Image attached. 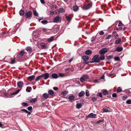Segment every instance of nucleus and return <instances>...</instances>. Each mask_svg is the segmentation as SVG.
<instances>
[{"instance_id":"43","label":"nucleus","mask_w":131,"mask_h":131,"mask_svg":"<svg viewBox=\"0 0 131 131\" xmlns=\"http://www.w3.org/2000/svg\"><path fill=\"white\" fill-rule=\"evenodd\" d=\"M31 89V87L29 88L28 87H27L26 89V91L27 92H29L30 91V90Z\"/></svg>"},{"instance_id":"60","label":"nucleus","mask_w":131,"mask_h":131,"mask_svg":"<svg viewBox=\"0 0 131 131\" xmlns=\"http://www.w3.org/2000/svg\"><path fill=\"white\" fill-rule=\"evenodd\" d=\"M99 34L100 35H103L104 34V32L102 31H101L99 33Z\"/></svg>"},{"instance_id":"15","label":"nucleus","mask_w":131,"mask_h":131,"mask_svg":"<svg viewBox=\"0 0 131 131\" xmlns=\"http://www.w3.org/2000/svg\"><path fill=\"white\" fill-rule=\"evenodd\" d=\"M44 98L45 99H47L49 97V94L47 93H45L43 94L42 95Z\"/></svg>"},{"instance_id":"56","label":"nucleus","mask_w":131,"mask_h":131,"mask_svg":"<svg viewBox=\"0 0 131 131\" xmlns=\"http://www.w3.org/2000/svg\"><path fill=\"white\" fill-rule=\"evenodd\" d=\"M114 37L115 39H116L118 37V34H115L114 35Z\"/></svg>"},{"instance_id":"1","label":"nucleus","mask_w":131,"mask_h":131,"mask_svg":"<svg viewBox=\"0 0 131 131\" xmlns=\"http://www.w3.org/2000/svg\"><path fill=\"white\" fill-rule=\"evenodd\" d=\"M38 46L39 48H41L42 49H47L48 48V46L45 44V43H41L39 44Z\"/></svg>"},{"instance_id":"24","label":"nucleus","mask_w":131,"mask_h":131,"mask_svg":"<svg viewBox=\"0 0 131 131\" xmlns=\"http://www.w3.org/2000/svg\"><path fill=\"white\" fill-rule=\"evenodd\" d=\"M54 38V37L53 36H52L51 37L48 39L47 40L49 42H50L52 41L53 40Z\"/></svg>"},{"instance_id":"20","label":"nucleus","mask_w":131,"mask_h":131,"mask_svg":"<svg viewBox=\"0 0 131 131\" xmlns=\"http://www.w3.org/2000/svg\"><path fill=\"white\" fill-rule=\"evenodd\" d=\"M73 9L75 11H77L79 9V7L77 6H73Z\"/></svg>"},{"instance_id":"44","label":"nucleus","mask_w":131,"mask_h":131,"mask_svg":"<svg viewBox=\"0 0 131 131\" xmlns=\"http://www.w3.org/2000/svg\"><path fill=\"white\" fill-rule=\"evenodd\" d=\"M130 89H131V88H129L128 89L126 90H125V91L128 94H130L131 92L129 91V90Z\"/></svg>"},{"instance_id":"14","label":"nucleus","mask_w":131,"mask_h":131,"mask_svg":"<svg viewBox=\"0 0 131 131\" xmlns=\"http://www.w3.org/2000/svg\"><path fill=\"white\" fill-rule=\"evenodd\" d=\"M37 98L30 99V102L31 103H34L37 101Z\"/></svg>"},{"instance_id":"7","label":"nucleus","mask_w":131,"mask_h":131,"mask_svg":"<svg viewBox=\"0 0 131 131\" xmlns=\"http://www.w3.org/2000/svg\"><path fill=\"white\" fill-rule=\"evenodd\" d=\"M41 76L44 79H47L49 77V74L48 73H46L41 75Z\"/></svg>"},{"instance_id":"40","label":"nucleus","mask_w":131,"mask_h":131,"mask_svg":"<svg viewBox=\"0 0 131 131\" xmlns=\"http://www.w3.org/2000/svg\"><path fill=\"white\" fill-rule=\"evenodd\" d=\"M22 104L23 106H28V104L27 103L25 102H23L22 103Z\"/></svg>"},{"instance_id":"54","label":"nucleus","mask_w":131,"mask_h":131,"mask_svg":"<svg viewBox=\"0 0 131 131\" xmlns=\"http://www.w3.org/2000/svg\"><path fill=\"white\" fill-rule=\"evenodd\" d=\"M59 11V12H60L61 13L63 12L64 11V9L63 8H60Z\"/></svg>"},{"instance_id":"17","label":"nucleus","mask_w":131,"mask_h":131,"mask_svg":"<svg viewBox=\"0 0 131 131\" xmlns=\"http://www.w3.org/2000/svg\"><path fill=\"white\" fill-rule=\"evenodd\" d=\"M99 59L100 60V61L101 60H102L105 59V57L104 54H102L101 55V56L99 57Z\"/></svg>"},{"instance_id":"39","label":"nucleus","mask_w":131,"mask_h":131,"mask_svg":"<svg viewBox=\"0 0 131 131\" xmlns=\"http://www.w3.org/2000/svg\"><path fill=\"white\" fill-rule=\"evenodd\" d=\"M41 22L42 24L45 25L47 23V21L43 20L41 21Z\"/></svg>"},{"instance_id":"41","label":"nucleus","mask_w":131,"mask_h":131,"mask_svg":"<svg viewBox=\"0 0 131 131\" xmlns=\"http://www.w3.org/2000/svg\"><path fill=\"white\" fill-rule=\"evenodd\" d=\"M86 95L87 96H90V94L88 90H86Z\"/></svg>"},{"instance_id":"34","label":"nucleus","mask_w":131,"mask_h":131,"mask_svg":"<svg viewBox=\"0 0 131 131\" xmlns=\"http://www.w3.org/2000/svg\"><path fill=\"white\" fill-rule=\"evenodd\" d=\"M42 78L41 75H39L36 77V80L38 81L40 80L41 78Z\"/></svg>"},{"instance_id":"61","label":"nucleus","mask_w":131,"mask_h":131,"mask_svg":"<svg viewBox=\"0 0 131 131\" xmlns=\"http://www.w3.org/2000/svg\"><path fill=\"white\" fill-rule=\"evenodd\" d=\"M41 3L42 4H44L45 3V1L44 0H40Z\"/></svg>"},{"instance_id":"11","label":"nucleus","mask_w":131,"mask_h":131,"mask_svg":"<svg viewBox=\"0 0 131 131\" xmlns=\"http://www.w3.org/2000/svg\"><path fill=\"white\" fill-rule=\"evenodd\" d=\"M74 96L72 94H70L68 97V99L70 101L74 100Z\"/></svg>"},{"instance_id":"50","label":"nucleus","mask_w":131,"mask_h":131,"mask_svg":"<svg viewBox=\"0 0 131 131\" xmlns=\"http://www.w3.org/2000/svg\"><path fill=\"white\" fill-rule=\"evenodd\" d=\"M123 24L122 23L121 21H120L119 22V24H118V26H123Z\"/></svg>"},{"instance_id":"13","label":"nucleus","mask_w":131,"mask_h":131,"mask_svg":"<svg viewBox=\"0 0 131 131\" xmlns=\"http://www.w3.org/2000/svg\"><path fill=\"white\" fill-rule=\"evenodd\" d=\"M26 50L29 53H31L32 51L31 48L30 47H27L26 48Z\"/></svg>"},{"instance_id":"27","label":"nucleus","mask_w":131,"mask_h":131,"mask_svg":"<svg viewBox=\"0 0 131 131\" xmlns=\"http://www.w3.org/2000/svg\"><path fill=\"white\" fill-rule=\"evenodd\" d=\"M15 58H12L11 59L10 63L12 64L14 63L15 62Z\"/></svg>"},{"instance_id":"25","label":"nucleus","mask_w":131,"mask_h":131,"mask_svg":"<svg viewBox=\"0 0 131 131\" xmlns=\"http://www.w3.org/2000/svg\"><path fill=\"white\" fill-rule=\"evenodd\" d=\"M92 52V51L90 50H87L85 52V54L87 55H90Z\"/></svg>"},{"instance_id":"12","label":"nucleus","mask_w":131,"mask_h":131,"mask_svg":"<svg viewBox=\"0 0 131 131\" xmlns=\"http://www.w3.org/2000/svg\"><path fill=\"white\" fill-rule=\"evenodd\" d=\"M123 50V48L121 47H118L116 49V51L118 52L122 51Z\"/></svg>"},{"instance_id":"33","label":"nucleus","mask_w":131,"mask_h":131,"mask_svg":"<svg viewBox=\"0 0 131 131\" xmlns=\"http://www.w3.org/2000/svg\"><path fill=\"white\" fill-rule=\"evenodd\" d=\"M102 91H103V94L104 95H107L108 94V91L106 90H103V91L102 90Z\"/></svg>"},{"instance_id":"49","label":"nucleus","mask_w":131,"mask_h":131,"mask_svg":"<svg viewBox=\"0 0 131 131\" xmlns=\"http://www.w3.org/2000/svg\"><path fill=\"white\" fill-rule=\"evenodd\" d=\"M104 121L103 120H99V121H97V124H100L101 122H103Z\"/></svg>"},{"instance_id":"32","label":"nucleus","mask_w":131,"mask_h":131,"mask_svg":"<svg viewBox=\"0 0 131 131\" xmlns=\"http://www.w3.org/2000/svg\"><path fill=\"white\" fill-rule=\"evenodd\" d=\"M20 91V90L18 89L15 92L12 93L11 94L12 95H15L17 94Z\"/></svg>"},{"instance_id":"57","label":"nucleus","mask_w":131,"mask_h":131,"mask_svg":"<svg viewBox=\"0 0 131 131\" xmlns=\"http://www.w3.org/2000/svg\"><path fill=\"white\" fill-rule=\"evenodd\" d=\"M112 96L113 97H116L117 96V94L116 93H114L112 94Z\"/></svg>"},{"instance_id":"4","label":"nucleus","mask_w":131,"mask_h":131,"mask_svg":"<svg viewBox=\"0 0 131 131\" xmlns=\"http://www.w3.org/2000/svg\"><path fill=\"white\" fill-rule=\"evenodd\" d=\"M92 6V4L91 3H89L87 5L83 6L82 7V8L83 10H86L88 9L91 8Z\"/></svg>"},{"instance_id":"46","label":"nucleus","mask_w":131,"mask_h":131,"mask_svg":"<svg viewBox=\"0 0 131 131\" xmlns=\"http://www.w3.org/2000/svg\"><path fill=\"white\" fill-rule=\"evenodd\" d=\"M92 82H94L95 83H97L98 82V80L97 79H96L94 80H92L91 81Z\"/></svg>"},{"instance_id":"8","label":"nucleus","mask_w":131,"mask_h":131,"mask_svg":"<svg viewBox=\"0 0 131 131\" xmlns=\"http://www.w3.org/2000/svg\"><path fill=\"white\" fill-rule=\"evenodd\" d=\"M32 13L31 11H29L26 14V16L27 18H29L32 17Z\"/></svg>"},{"instance_id":"36","label":"nucleus","mask_w":131,"mask_h":131,"mask_svg":"<svg viewBox=\"0 0 131 131\" xmlns=\"http://www.w3.org/2000/svg\"><path fill=\"white\" fill-rule=\"evenodd\" d=\"M126 103L127 104H131V100H127L126 101Z\"/></svg>"},{"instance_id":"38","label":"nucleus","mask_w":131,"mask_h":131,"mask_svg":"<svg viewBox=\"0 0 131 131\" xmlns=\"http://www.w3.org/2000/svg\"><path fill=\"white\" fill-rule=\"evenodd\" d=\"M122 90L121 88L120 87H118L117 90V92L119 93Z\"/></svg>"},{"instance_id":"6","label":"nucleus","mask_w":131,"mask_h":131,"mask_svg":"<svg viewBox=\"0 0 131 131\" xmlns=\"http://www.w3.org/2000/svg\"><path fill=\"white\" fill-rule=\"evenodd\" d=\"M96 114H94L92 113L89 114L88 116L86 117V118H95L96 117Z\"/></svg>"},{"instance_id":"55","label":"nucleus","mask_w":131,"mask_h":131,"mask_svg":"<svg viewBox=\"0 0 131 131\" xmlns=\"http://www.w3.org/2000/svg\"><path fill=\"white\" fill-rule=\"evenodd\" d=\"M112 37V35H108L106 37V39H110Z\"/></svg>"},{"instance_id":"29","label":"nucleus","mask_w":131,"mask_h":131,"mask_svg":"<svg viewBox=\"0 0 131 131\" xmlns=\"http://www.w3.org/2000/svg\"><path fill=\"white\" fill-rule=\"evenodd\" d=\"M82 106V105L81 103L77 104L76 105V107L77 108L79 109Z\"/></svg>"},{"instance_id":"63","label":"nucleus","mask_w":131,"mask_h":131,"mask_svg":"<svg viewBox=\"0 0 131 131\" xmlns=\"http://www.w3.org/2000/svg\"><path fill=\"white\" fill-rule=\"evenodd\" d=\"M53 89L55 91H57L58 90V88L57 87H54L53 88Z\"/></svg>"},{"instance_id":"30","label":"nucleus","mask_w":131,"mask_h":131,"mask_svg":"<svg viewBox=\"0 0 131 131\" xmlns=\"http://www.w3.org/2000/svg\"><path fill=\"white\" fill-rule=\"evenodd\" d=\"M66 18L68 21H70L71 20V18L70 16L68 15H65Z\"/></svg>"},{"instance_id":"48","label":"nucleus","mask_w":131,"mask_h":131,"mask_svg":"<svg viewBox=\"0 0 131 131\" xmlns=\"http://www.w3.org/2000/svg\"><path fill=\"white\" fill-rule=\"evenodd\" d=\"M115 60L117 61H120V59L118 57H116L115 58Z\"/></svg>"},{"instance_id":"21","label":"nucleus","mask_w":131,"mask_h":131,"mask_svg":"<svg viewBox=\"0 0 131 131\" xmlns=\"http://www.w3.org/2000/svg\"><path fill=\"white\" fill-rule=\"evenodd\" d=\"M48 93L49 95H53L54 94V93L53 91L51 90H50L48 91Z\"/></svg>"},{"instance_id":"47","label":"nucleus","mask_w":131,"mask_h":131,"mask_svg":"<svg viewBox=\"0 0 131 131\" xmlns=\"http://www.w3.org/2000/svg\"><path fill=\"white\" fill-rule=\"evenodd\" d=\"M59 74V76L58 77H63L65 76V75L63 73H60Z\"/></svg>"},{"instance_id":"5","label":"nucleus","mask_w":131,"mask_h":131,"mask_svg":"<svg viewBox=\"0 0 131 131\" xmlns=\"http://www.w3.org/2000/svg\"><path fill=\"white\" fill-rule=\"evenodd\" d=\"M107 51V48H104L100 50L99 52V53L100 54H104Z\"/></svg>"},{"instance_id":"3","label":"nucleus","mask_w":131,"mask_h":131,"mask_svg":"<svg viewBox=\"0 0 131 131\" xmlns=\"http://www.w3.org/2000/svg\"><path fill=\"white\" fill-rule=\"evenodd\" d=\"M61 18L59 16L56 17L53 19V22L57 23L60 22L61 21Z\"/></svg>"},{"instance_id":"35","label":"nucleus","mask_w":131,"mask_h":131,"mask_svg":"<svg viewBox=\"0 0 131 131\" xmlns=\"http://www.w3.org/2000/svg\"><path fill=\"white\" fill-rule=\"evenodd\" d=\"M33 13L34 16H38V14L36 10H33Z\"/></svg>"},{"instance_id":"19","label":"nucleus","mask_w":131,"mask_h":131,"mask_svg":"<svg viewBox=\"0 0 131 131\" xmlns=\"http://www.w3.org/2000/svg\"><path fill=\"white\" fill-rule=\"evenodd\" d=\"M35 75H32L28 77V79L30 80L31 81L33 80L35 78Z\"/></svg>"},{"instance_id":"18","label":"nucleus","mask_w":131,"mask_h":131,"mask_svg":"<svg viewBox=\"0 0 131 131\" xmlns=\"http://www.w3.org/2000/svg\"><path fill=\"white\" fill-rule=\"evenodd\" d=\"M85 94V92L84 91H81L79 94V96L80 97H82L84 96Z\"/></svg>"},{"instance_id":"37","label":"nucleus","mask_w":131,"mask_h":131,"mask_svg":"<svg viewBox=\"0 0 131 131\" xmlns=\"http://www.w3.org/2000/svg\"><path fill=\"white\" fill-rule=\"evenodd\" d=\"M97 99V98L95 97H92L91 98V100L93 102H94L96 101Z\"/></svg>"},{"instance_id":"10","label":"nucleus","mask_w":131,"mask_h":131,"mask_svg":"<svg viewBox=\"0 0 131 131\" xmlns=\"http://www.w3.org/2000/svg\"><path fill=\"white\" fill-rule=\"evenodd\" d=\"M82 59L83 61H86L89 60V58L88 56L85 55L83 56L82 57Z\"/></svg>"},{"instance_id":"16","label":"nucleus","mask_w":131,"mask_h":131,"mask_svg":"<svg viewBox=\"0 0 131 131\" xmlns=\"http://www.w3.org/2000/svg\"><path fill=\"white\" fill-rule=\"evenodd\" d=\"M121 41V39L120 38H118L115 41V44H118Z\"/></svg>"},{"instance_id":"23","label":"nucleus","mask_w":131,"mask_h":131,"mask_svg":"<svg viewBox=\"0 0 131 131\" xmlns=\"http://www.w3.org/2000/svg\"><path fill=\"white\" fill-rule=\"evenodd\" d=\"M83 77L85 80V81L88 80L89 78L88 76L87 75H83Z\"/></svg>"},{"instance_id":"58","label":"nucleus","mask_w":131,"mask_h":131,"mask_svg":"<svg viewBox=\"0 0 131 131\" xmlns=\"http://www.w3.org/2000/svg\"><path fill=\"white\" fill-rule=\"evenodd\" d=\"M127 96H123V99L124 100H125L127 99Z\"/></svg>"},{"instance_id":"26","label":"nucleus","mask_w":131,"mask_h":131,"mask_svg":"<svg viewBox=\"0 0 131 131\" xmlns=\"http://www.w3.org/2000/svg\"><path fill=\"white\" fill-rule=\"evenodd\" d=\"M19 14L20 15L23 16L24 14V11L23 10H21L19 12Z\"/></svg>"},{"instance_id":"64","label":"nucleus","mask_w":131,"mask_h":131,"mask_svg":"<svg viewBox=\"0 0 131 131\" xmlns=\"http://www.w3.org/2000/svg\"><path fill=\"white\" fill-rule=\"evenodd\" d=\"M73 60V58H72L71 59L69 60V62H71Z\"/></svg>"},{"instance_id":"62","label":"nucleus","mask_w":131,"mask_h":131,"mask_svg":"<svg viewBox=\"0 0 131 131\" xmlns=\"http://www.w3.org/2000/svg\"><path fill=\"white\" fill-rule=\"evenodd\" d=\"M49 13L52 15H53L54 14V12L51 11H50Z\"/></svg>"},{"instance_id":"51","label":"nucleus","mask_w":131,"mask_h":131,"mask_svg":"<svg viewBox=\"0 0 131 131\" xmlns=\"http://www.w3.org/2000/svg\"><path fill=\"white\" fill-rule=\"evenodd\" d=\"M95 37H93L92 38L91 40V42H94L95 40Z\"/></svg>"},{"instance_id":"45","label":"nucleus","mask_w":131,"mask_h":131,"mask_svg":"<svg viewBox=\"0 0 131 131\" xmlns=\"http://www.w3.org/2000/svg\"><path fill=\"white\" fill-rule=\"evenodd\" d=\"M80 81L82 82H84V81H85V80L83 77L81 78Z\"/></svg>"},{"instance_id":"42","label":"nucleus","mask_w":131,"mask_h":131,"mask_svg":"<svg viewBox=\"0 0 131 131\" xmlns=\"http://www.w3.org/2000/svg\"><path fill=\"white\" fill-rule=\"evenodd\" d=\"M97 96H99L100 97H102V94L101 92L98 93L97 94Z\"/></svg>"},{"instance_id":"9","label":"nucleus","mask_w":131,"mask_h":131,"mask_svg":"<svg viewBox=\"0 0 131 131\" xmlns=\"http://www.w3.org/2000/svg\"><path fill=\"white\" fill-rule=\"evenodd\" d=\"M17 86L19 88H21L23 86L24 83L22 81H19L17 83Z\"/></svg>"},{"instance_id":"52","label":"nucleus","mask_w":131,"mask_h":131,"mask_svg":"<svg viewBox=\"0 0 131 131\" xmlns=\"http://www.w3.org/2000/svg\"><path fill=\"white\" fill-rule=\"evenodd\" d=\"M27 109L29 111H31L32 110V107L31 106H29L28 107Z\"/></svg>"},{"instance_id":"2","label":"nucleus","mask_w":131,"mask_h":131,"mask_svg":"<svg viewBox=\"0 0 131 131\" xmlns=\"http://www.w3.org/2000/svg\"><path fill=\"white\" fill-rule=\"evenodd\" d=\"M92 60L93 62L95 63H98L100 62V60L98 55H96L93 58Z\"/></svg>"},{"instance_id":"22","label":"nucleus","mask_w":131,"mask_h":131,"mask_svg":"<svg viewBox=\"0 0 131 131\" xmlns=\"http://www.w3.org/2000/svg\"><path fill=\"white\" fill-rule=\"evenodd\" d=\"M51 76L53 78L55 79L57 78L58 77V74L56 73H53Z\"/></svg>"},{"instance_id":"31","label":"nucleus","mask_w":131,"mask_h":131,"mask_svg":"<svg viewBox=\"0 0 131 131\" xmlns=\"http://www.w3.org/2000/svg\"><path fill=\"white\" fill-rule=\"evenodd\" d=\"M20 91V90L18 89L15 92L12 93L11 94L12 95H15L17 94Z\"/></svg>"},{"instance_id":"28","label":"nucleus","mask_w":131,"mask_h":131,"mask_svg":"<svg viewBox=\"0 0 131 131\" xmlns=\"http://www.w3.org/2000/svg\"><path fill=\"white\" fill-rule=\"evenodd\" d=\"M25 53V50H22L19 53V54L21 56H22Z\"/></svg>"},{"instance_id":"53","label":"nucleus","mask_w":131,"mask_h":131,"mask_svg":"<svg viewBox=\"0 0 131 131\" xmlns=\"http://www.w3.org/2000/svg\"><path fill=\"white\" fill-rule=\"evenodd\" d=\"M103 111L104 112H107L108 111V109L106 108H104L103 109Z\"/></svg>"},{"instance_id":"59","label":"nucleus","mask_w":131,"mask_h":131,"mask_svg":"<svg viewBox=\"0 0 131 131\" xmlns=\"http://www.w3.org/2000/svg\"><path fill=\"white\" fill-rule=\"evenodd\" d=\"M21 111L24 112L25 113H26V112L27 111V110L25 109H22L21 110Z\"/></svg>"}]
</instances>
